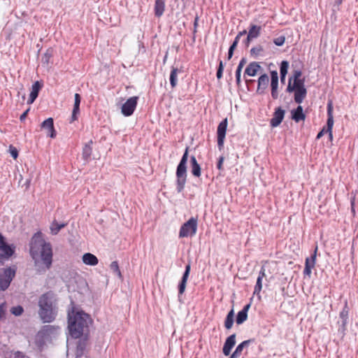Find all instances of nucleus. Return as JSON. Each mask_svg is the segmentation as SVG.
Returning <instances> with one entry per match:
<instances>
[{"instance_id":"nucleus-37","label":"nucleus","mask_w":358,"mask_h":358,"mask_svg":"<svg viewBox=\"0 0 358 358\" xmlns=\"http://www.w3.org/2000/svg\"><path fill=\"white\" fill-rule=\"evenodd\" d=\"M110 268L114 273L118 275V277H122L121 271L120 270L119 265L117 261L112 262L110 265Z\"/></svg>"},{"instance_id":"nucleus-32","label":"nucleus","mask_w":358,"mask_h":358,"mask_svg":"<svg viewBox=\"0 0 358 358\" xmlns=\"http://www.w3.org/2000/svg\"><path fill=\"white\" fill-rule=\"evenodd\" d=\"M234 322V309H231L227 315L226 318L224 320V327L227 329H230Z\"/></svg>"},{"instance_id":"nucleus-31","label":"nucleus","mask_w":358,"mask_h":358,"mask_svg":"<svg viewBox=\"0 0 358 358\" xmlns=\"http://www.w3.org/2000/svg\"><path fill=\"white\" fill-rule=\"evenodd\" d=\"M165 3L163 0H156L155 3V14L157 17H161L164 11Z\"/></svg>"},{"instance_id":"nucleus-42","label":"nucleus","mask_w":358,"mask_h":358,"mask_svg":"<svg viewBox=\"0 0 358 358\" xmlns=\"http://www.w3.org/2000/svg\"><path fill=\"white\" fill-rule=\"evenodd\" d=\"M285 42V37L284 36H280L278 38H274L273 43L275 45L278 46H282Z\"/></svg>"},{"instance_id":"nucleus-20","label":"nucleus","mask_w":358,"mask_h":358,"mask_svg":"<svg viewBox=\"0 0 358 358\" xmlns=\"http://www.w3.org/2000/svg\"><path fill=\"white\" fill-rule=\"evenodd\" d=\"M81 101V97L79 94L76 93L74 95V106L71 115V122H73L78 120V115L80 113V103Z\"/></svg>"},{"instance_id":"nucleus-17","label":"nucleus","mask_w":358,"mask_h":358,"mask_svg":"<svg viewBox=\"0 0 358 358\" xmlns=\"http://www.w3.org/2000/svg\"><path fill=\"white\" fill-rule=\"evenodd\" d=\"M197 225H182L179 232V237H192L196 233Z\"/></svg>"},{"instance_id":"nucleus-24","label":"nucleus","mask_w":358,"mask_h":358,"mask_svg":"<svg viewBox=\"0 0 358 358\" xmlns=\"http://www.w3.org/2000/svg\"><path fill=\"white\" fill-rule=\"evenodd\" d=\"M268 76L266 74L262 75L258 79L257 93L263 94L268 85Z\"/></svg>"},{"instance_id":"nucleus-1","label":"nucleus","mask_w":358,"mask_h":358,"mask_svg":"<svg viewBox=\"0 0 358 358\" xmlns=\"http://www.w3.org/2000/svg\"><path fill=\"white\" fill-rule=\"evenodd\" d=\"M29 254L39 273H45L52 264V248L50 243L46 242L41 231L32 236L29 243Z\"/></svg>"},{"instance_id":"nucleus-45","label":"nucleus","mask_w":358,"mask_h":358,"mask_svg":"<svg viewBox=\"0 0 358 358\" xmlns=\"http://www.w3.org/2000/svg\"><path fill=\"white\" fill-rule=\"evenodd\" d=\"M301 75H302V73L301 71H299V70L294 71L293 73V80L301 79Z\"/></svg>"},{"instance_id":"nucleus-12","label":"nucleus","mask_w":358,"mask_h":358,"mask_svg":"<svg viewBox=\"0 0 358 358\" xmlns=\"http://www.w3.org/2000/svg\"><path fill=\"white\" fill-rule=\"evenodd\" d=\"M41 129H43L47 136L50 137L51 138H55L57 136V132L54 127V121L52 117H49L44 120L41 123Z\"/></svg>"},{"instance_id":"nucleus-57","label":"nucleus","mask_w":358,"mask_h":358,"mask_svg":"<svg viewBox=\"0 0 358 358\" xmlns=\"http://www.w3.org/2000/svg\"><path fill=\"white\" fill-rule=\"evenodd\" d=\"M234 52L229 50L228 52V59H230L233 56Z\"/></svg>"},{"instance_id":"nucleus-36","label":"nucleus","mask_w":358,"mask_h":358,"mask_svg":"<svg viewBox=\"0 0 358 358\" xmlns=\"http://www.w3.org/2000/svg\"><path fill=\"white\" fill-rule=\"evenodd\" d=\"M247 319H248V313H246L245 311L243 312V311L240 310L236 315V322L237 324H241L245 321H246Z\"/></svg>"},{"instance_id":"nucleus-15","label":"nucleus","mask_w":358,"mask_h":358,"mask_svg":"<svg viewBox=\"0 0 358 358\" xmlns=\"http://www.w3.org/2000/svg\"><path fill=\"white\" fill-rule=\"evenodd\" d=\"M271 96L275 100L278 98V75L276 71L271 72Z\"/></svg>"},{"instance_id":"nucleus-58","label":"nucleus","mask_w":358,"mask_h":358,"mask_svg":"<svg viewBox=\"0 0 358 358\" xmlns=\"http://www.w3.org/2000/svg\"><path fill=\"white\" fill-rule=\"evenodd\" d=\"M286 76L280 75V80L282 83H285Z\"/></svg>"},{"instance_id":"nucleus-49","label":"nucleus","mask_w":358,"mask_h":358,"mask_svg":"<svg viewBox=\"0 0 358 358\" xmlns=\"http://www.w3.org/2000/svg\"><path fill=\"white\" fill-rule=\"evenodd\" d=\"M13 358H24V355L22 352L17 351L14 354Z\"/></svg>"},{"instance_id":"nucleus-59","label":"nucleus","mask_w":358,"mask_h":358,"mask_svg":"<svg viewBox=\"0 0 358 358\" xmlns=\"http://www.w3.org/2000/svg\"><path fill=\"white\" fill-rule=\"evenodd\" d=\"M229 358H238V356L233 352Z\"/></svg>"},{"instance_id":"nucleus-26","label":"nucleus","mask_w":358,"mask_h":358,"mask_svg":"<svg viewBox=\"0 0 358 358\" xmlns=\"http://www.w3.org/2000/svg\"><path fill=\"white\" fill-rule=\"evenodd\" d=\"M83 262L84 264L90 266H95L98 264V258L93 254L87 252L83 256Z\"/></svg>"},{"instance_id":"nucleus-39","label":"nucleus","mask_w":358,"mask_h":358,"mask_svg":"<svg viewBox=\"0 0 358 358\" xmlns=\"http://www.w3.org/2000/svg\"><path fill=\"white\" fill-rule=\"evenodd\" d=\"M289 67V63L287 61H282L280 64V75L286 76Z\"/></svg>"},{"instance_id":"nucleus-19","label":"nucleus","mask_w":358,"mask_h":358,"mask_svg":"<svg viewBox=\"0 0 358 358\" xmlns=\"http://www.w3.org/2000/svg\"><path fill=\"white\" fill-rule=\"evenodd\" d=\"M291 118L296 122L305 120L306 115L303 113V107L299 105L296 109L291 110Z\"/></svg>"},{"instance_id":"nucleus-62","label":"nucleus","mask_w":358,"mask_h":358,"mask_svg":"<svg viewBox=\"0 0 358 358\" xmlns=\"http://www.w3.org/2000/svg\"><path fill=\"white\" fill-rule=\"evenodd\" d=\"M196 31H197V28H195V27H194L193 32L195 34Z\"/></svg>"},{"instance_id":"nucleus-63","label":"nucleus","mask_w":358,"mask_h":358,"mask_svg":"<svg viewBox=\"0 0 358 358\" xmlns=\"http://www.w3.org/2000/svg\"><path fill=\"white\" fill-rule=\"evenodd\" d=\"M251 40H247L248 43L250 42Z\"/></svg>"},{"instance_id":"nucleus-43","label":"nucleus","mask_w":358,"mask_h":358,"mask_svg":"<svg viewBox=\"0 0 358 358\" xmlns=\"http://www.w3.org/2000/svg\"><path fill=\"white\" fill-rule=\"evenodd\" d=\"M224 65L222 61H220L219 66L217 71V78L218 79H220L222 77V72H223Z\"/></svg>"},{"instance_id":"nucleus-8","label":"nucleus","mask_w":358,"mask_h":358,"mask_svg":"<svg viewBox=\"0 0 358 358\" xmlns=\"http://www.w3.org/2000/svg\"><path fill=\"white\" fill-rule=\"evenodd\" d=\"M228 125L227 118L224 119L217 127V146L220 150L224 148V143L227 132V128Z\"/></svg>"},{"instance_id":"nucleus-21","label":"nucleus","mask_w":358,"mask_h":358,"mask_svg":"<svg viewBox=\"0 0 358 358\" xmlns=\"http://www.w3.org/2000/svg\"><path fill=\"white\" fill-rule=\"evenodd\" d=\"M292 78L289 79V83L287 87V91L288 92H292L293 90L296 89L306 88L305 87V79L300 80H294L293 83H292Z\"/></svg>"},{"instance_id":"nucleus-27","label":"nucleus","mask_w":358,"mask_h":358,"mask_svg":"<svg viewBox=\"0 0 358 358\" xmlns=\"http://www.w3.org/2000/svg\"><path fill=\"white\" fill-rule=\"evenodd\" d=\"M294 92V101L296 103H301L303 99L306 98L307 94V90L306 88L296 89L293 90Z\"/></svg>"},{"instance_id":"nucleus-47","label":"nucleus","mask_w":358,"mask_h":358,"mask_svg":"<svg viewBox=\"0 0 358 358\" xmlns=\"http://www.w3.org/2000/svg\"><path fill=\"white\" fill-rule=\"evenodd\" d=\"M238 43V37H236L233 43L231 45L229 50L234 52V50L236 48Z\"/></svg>"},{"instance_id":"nucleus-29","label":"nucleus","mask_w":358,"mask_h":358,"mask_svg":"<svg viewBox=\"0 0 358 358\" xmlns=\"http://www.w3.org/2000/svg\"><path fill=\"white\" fill-rule=\"evenodd\" d=\"M190 162L192 175L195 177H200L201 174V167L194 156L191 157Z\"/></svg>"},{"instance_id":"nucleus-4","label":"nucleus","mask_w":358,"mask_h":358,"mask_svg":"<svg viewBox=\"0 0 358 358\" xmlns=\"http://www.w3.org/2000/svg\"><path fill=\"white\" fill-rule=\"evenodd\" d=\"M189 148L187 147L176 169V189L178 192H181L185 188L187 180V162L188 159Z\"/></svg>"},{"instance_id":"nucleus-51","label":"nucleus","mask_w":358,"mask_h":358,"mask_svg":"<svg viewBox=\"0 0 358 358\" xmlns=\"http://www.w3.org/2000/svg\"><path fill=\"white\" fill-rule=\"evenodd\" d=\"M265 276V270L264 268L262 267L261 271H259V275H258V278H260L261 280H262V278Z\"/></svg>"},{"instance_id":"nucleus-11","label":"nucleus","mask_w":358,"mask_h":358,"mask_svg":"<svg viewBox=\"0 0 358 358\" xmlns=\"http://www.w3.org/2000/svg\"><path fill=\"white\" fill-rule=\"evenodd\" d=\"M317 245H315L313 253L311 255L310 257H307L305 262V268L303 270V275L310 276L311 270L315 267L316 263V257H317Z\"/></svg>"},{"instance_id":"nucleus-3","label":"nucleus","mask_w":358,"mask_h":358,"mask_svg":"<svg viewBox=\"0 0 358 358\" xmlns=\"http://www.w3.org/2000/svg\"><path fill=\"white\" fill-rule=\"evenodd\" d=\"M89 315L83 311H78L73 315H69L68 329L73 338H80L85 334L89 335L87 320Z\"/></svg>"},{"instance_id":"nucleus-23","label":"nucleus","mask_w":358,"mask_h":358,"mask_svg":"<svg viewBox=\"0 0 358 358\" xmlns=\"http://www.w3.org/2000/svg\"><path fill=\"white\" fill-rule=\"evenodd\" d=\"M261 69V66L258 62H253L248 64L245 70L244 76H255Z\"/></svg>"},{"instance_id":"nucleus-48","label":"nucleus","mask_w":358,"mask_h":358,"mask_svg":"<svg viewBox=\"0 0 358 358\" xmlns=\"http://www.w3.org/2000/svg\"><path fill=\"white\" fill-rule=\"evenodd\" d=\"M327 127H323L322 129L317 134L316 138L320 139L321 138L324 134H327Z\"/></svg>"},{"instance_id":"nucleus-28","label":"nucleus","mask_w":358,"mask_h":358,"mask_svg":"<svg viewBox=\"0 0 358 358\" xmlns=\"http://www.w3.org/2000/svg\"><path fill=\"white\" fill-rule=\"evenodd\" d=\"M261 27L255 24H251L249 29L247 40H252L257 38L261 31Z\"/></svg>"},{"instance_id":"nucleus-61","label":"nucleus","mask_w":358,"mask_h":358,"mask_svg":"<svg viewBox=\"0 0 358 358\" xmlns=\"http://www.w3.org/2000/svg\"><path fill=\"white\" fill-rule=\"evenodd\" d=\"M3 314V312L1 309V307L0 306V318L2 317V315Z\"/></svg>"},{"instance_id":"nucleus-60","label":"nucleus","mask_w":358,"mask_h":358,"mask_svg":"<svg viewBox=\"0 0 358 358\" xmlns=\"http://www.w3.org/2000/svg\"><path fill=\"white\" fill-rule=\"evenodd\" d=\"M260 50H261V48L257 49V48H253L251 49V52H255L256 50L259 51Z\"/></svg>"},{"instance_id":"nucleus-44","label":"nucleus","mask_w":358,"mask_h":358,"mask_svg":"<svg viewBox=\"0 0 358 358\" xmlns=\"http://www.w3.org/2000/svg\"><path fill=\"white\" fill-rule=\"evenodd\" d=\"M224 161V157L223 156H220L218 159L217 163V168L220 171L223 170V163Z\"/></svg>"},{"instance_id":"nucleus-16","label":"nucleus","mask_w":358,"mask_h":358,"mask_svg":"<svg viewBox=\"0 0 358 358\" xmlns=\"http://www.w3.org/2000/svg\"><path fill=\"white\" fill-rule=\"evenodd\" d=\"M236 334H233L228 336L225 340L223 345L222 352L225 356H229L231 352L232 348L236 344Z\"/></svg>"},{"instance_id":"nucleus-6","label":"nucleus","mask_w":358,"mask_h":358,"mask_svg":"<svg viewBox=\"0 0 358 358\" xmlns=\"http://www.w3.org/2000/svg\"><path fill=\"white\" fill-rule=\"evenodd\" d=\"M15 251V246L13 244H8L5 238L0 233V263L2 259H8L13 255Z\"/></svg>"},{"instance_id":"nucleus-38","label":"nucleus","mask_w":358,"mask_h":358,"mask_svg":"<svg viewBox=\"0 0 358 358\" xmlns=\"http://www.w3.org/2000/svg\"><path fill=\"white\" fill-rule=\"evenodd\" d=\"M24 312V308L22 306H13L10 308V313L15 316H20Z\"/></svg>"},{"instance_id":"nucleus-41","label":"nucleus","mask_w":358,"mask_h":358,"mask_svg":"<svg viewBox=\"0 0 358 358\" xmlns=\"http://www.w3.org/2000/svg\"><path fill=\"white\" fill-rule=\"evenodd\" d=\"M66 225H51L50 231L52 234L56 235L58 232L65 227Z\"/></svg>"},{"instance_id":"nucleus-7","label":"nucleus","mask_w":358,"mask_h":358,"mask_svg":"<svg viewBox=\"0 0 358 358\" xmlns=\"http://www.w3.org/2000/svg\"><path fill=\"white\" fill-rule=\"evenodd\" d=\"M59 329L58 326L45 325L38 331V336L42 339L43 341H49L58 335Z\"/></svg>"},{"instance_id":"nucleus-35","label":"nucleus","mask_w":358,"mask_h":358,"mask_svg":"<svg viewBox=\"0 0 358 358\" xmlns=\"http://www.w3.org/2000/svg\"><path fill=\"white\" fill-rule=\"evenodd\" d=\"M178 73V69L175 67H172L170 73V83L171 87L173 88L177 85V77Z\"/></svg>"},{"instance_id":"nucleus-9","label":"nucleus","mask_w":358,"mask_h":358,"mask_svg":"<svg viewBox=\"0 0 358 358\" xmlns=\"http://www.w3.org/2000/svg\"><path fill=\"white\" fill-rule=\"evenodd\" d=\"M138 99V96L130 97L122 105L121 112L124 116L128 117L134 113L137 106Z\"/></svg>"},{"instance_id":"nucleus-55","label":"nucleus","mask_w":358,"mask_h":358,"mask_svg":"<svg viewBox=\"0 0 358 358\" xmlns=\"http://www.w3.org/2000/svg\"><path fill=\"white\" fill-rule=\"evenodd\" d=\"M246 32H247V31H246V30H243V31H240L236 37H238V41H239V40H240L241 36H243V35H244V34H246Z\"/></svg>"},{"instance_id":"nucleus-33","label":"nucleus","mask_w":358,"mask_h":358,"mask_svg":"<svg viewBox=\"0 0 358 358\" xmlns=\"http://www.w3.org/2000/svg\"><path fill=\"white\" fill-rule=\"evenodd\" d=\"M80 340L78 341L77 344V352L83 354V351L85 350L87 345V341L89 338V335L85 334L80 338Z\"/></svg>"},{"instance_id":"nucleus-2","label":"nucleus","mask_w":358,"mask_h":358,"mask_svg":"<svg viewBox=\"0 0 358 358\" xmlns=\"http://www.w3.org/2000/svg\"><path fill=\"white\" fill-rule=\"evenodd\" d=\"M38 314L43 323L53 322L57 315V300L56 294L49 291L43 294L38 301Z\"/></svg>"},{"instance_id":"nucleus-25","label":"nucleus","mask_w":358,"mask_h":358,"mask_svg":"<svg viewBox=\"0 0 358 358\" xmlns=\"http://www.w3.org/2000/svg\"><path fill=\"white\" fill-rule=\"evenodd\" d=\"M41 87L42 86L38 81L35 82L32 85L31 91L29 94V99L27 101V103L29 104L32 103L36 100V99L37 98V96L38 95V92H39V90H41Z\"/></svg>"},{"instance_id":"nucleus-56","label":"nucleus","mask_w":358,"mask_h":358,"mask_svg":"<svg viewBox=\"0 0 358 358\" xmlns=\"http://www.w3.org/2000/svg\"><path fill=\"white\" fill-rule=\"evenodd\" d=\"M185 224H196V221L193 218H191Z\"/></svg>"},{"instance_id":"nucleus-34","label":"nucleus","mask_w":358,"mask_h":358,"mask_svg":"<svg viewBox=\"0 0 358 358\" xmlns=\"http://www.w3.org/2000/svg\"><path fill=\"white\" fill-rule=\"evenodd\" d=\"M246 63V61H245V59L243 58L238 65V67L236 69V84L238 85H240L241 83V73H242V69L243 67L244 66V65Z\"/></svg>"},{"instance_id":"nucleus-40","label":"nucleus","mask_w":358,"mask_h":358,"mask_svg":"<svg viewBox=\"0 0 358 358\" xmlns=\"http://www.w3.org/2000/svg\"><path fill=\"white\" fill-rule=\"evenodd\" d=\"M262 288V280L260 278H257L256 285L255 286L254 294H259Z\"/></svg>"},{"instance_id":"nucleus-14","label":"nucleus","mask_w":358,"mask_h":358,"mask_svg":"<svg viewBox=\"0 0 358 358\" xmlns=\"http://www.w3.org/2000/svg\"><path fill=\"white\" fill-rule=\"evenodd\" d=\"M285 111L280 107L275 109L273 117L270 120V124L272 127H276L280 124L284 119Z\"/></svg>"},{"instance_id":"nucleus-5","label":"nucleus","mask_w":358,"mask_h":358,"mask_svg":"<svg viewBox=\"0 0 358 358\" xmlns=\"http://www.w3.org/2000/svg\"><path fill=\"white\" fill-rule=\"evenodd\" d=\"M16 266H10L1 269L0 272V291L6 290L15 276Z\"/></svg>"},{"instance_id":"nucleus-64","label":"nucleus","mask_w":358,"mask_h":358,"mask_svg":"<svg viewBox=\"0 0 358 358\" xmlns=\"http://www.w3.org/2000/svg\"><path fill=\"white\" fill-rule=\"evenodd\" d=\"M341 1H342L343 0H340Z\"/></svg>"},{"instance_id":"nucleus-46","label":"nucleus","mask_w":358,"mask_h":358,"mask_svg":"<svg viewBox=\"0 0 358 358\" xmlns=\"http://www.w3.org/2000/svg\"><path fill=\"white\" fill-rule=\"evenodd\" d=\"M10 155L14 159H17L18 156V152L17 149L13 146H10Z\"/></svg>"},{"instance_id":"nucleus-52","label":"nucleus","mask_w":358,"mask_h":358,"mask_svg":"<svg viewBox=\"0 0 358 358\" xmlns=\"http://www.w3.org/2000/svg\"><path fill=\"white\" fill-rule=\"evenodd\" d=\"M28 112H29V109H28V110H27L26 111H24V113L20 115V120L21 121L24 120L26 118V117H27V115Z\"/></svg>"},{"instance_id":"nucleus-30","label":"nucleus","mask_w":358,"mask_h":358,"mask_svg":"<svg viewBox=\"0 0 358 358\" xmlns=\"http://www.w3.org/2000/svg\"><path fill=\"white\" fill-rule=\"evenodd\" d=\"M92 145H93V141L90 140L87 143L85 144L83 148V158L85 160H88L92 154Z\"/></svg>"},{"instance_id":"nucleus-53","label":"nucleus","mask_w":358,"mask_h":358,"mask_svg":"<svg viewBox=\"0 0 358 358\" xmlns=\"http://www.w3.org/2000/svg\"><path fill=\"white\" fill-rule=\"evenodd\" d=\"M250 308V303H248L246 304L245 306H244V307L243 308V309L241 310V311L243 312H245L246 313H248L249 309Z\"/></svg>"},{"instance_id":"nucleus-10","label":"nucleus","mask_w":358,"mask_h":358,"mask_svg":"<svg viewBox=\"0 0 358 358\" xmlns=\"http://www.w3.org/2000/svg\"><path fill=\"white\" fill-rule=\"evenodd\" d=\"M333 103L331 101H329L327 103V132L329 134V138L330 141L333 140V132L332 129L334 126V115H333Z\"/></svg>"},{"instance_id":"nucleus-50","label":"nucleus","mask_w":358,"mask_h":358,"mask_svg":"<svg viewBox=\"0 0 358 358\" xmlns=\"http://www.w3.org/2000/svg\"><path fill=\"white\" fill-rule=\"evenodd\" d=\"M355 197H352L351 199V201H350V203H351V210H352V212L353 213H355Z\"/></svg>"},{"instance_id":"nucleus-22","label":"nucleus","mask_w":358,"mask_h":358,"mask_svg":"<svg viewBox=\"0 0 358 358\" xmlns=\"http://www.w3.org/2000/svg\"><path fill=\"white\" fill-rule=\"evenodd\" d=\"M348 313L349 308L348 306V302L345 301V306L339 314L340 319L341 320V324H340V327L342 329L343 331H345L346 329V325L348 324Z\"/></svg>"},{"instance_id":"nucleus-13","label":"nucleus","mask_w":358,"mask_h":358,"mask_svg":"<svg viewBox=\"0 0 358 358\" xmlns=\"http://www.w3.org/2000/svg\"><path fill=\"white\" fill-rule=\"evenodd\" d=\"M190 271H191V264H190V263H188L185 266V271L182 274V278L178 284V296L182 295L185 291L186 285H187V279H188L189 273H190Z\"/></svg>"},{"instance_id":"nucleus-18","label":"nucleus","mask_w":358,"mask_h":358,"mask_svg":"<svg viewBox=\"0 0 358 358\" xmlns=\"http://www.w3.org/2000/svg\"><path fill=\"white\" fill-rule=\"evenodd\" d=\"M253 341V339H248L243 341L236 346L235 350L234 351V354H236L238 356V357L241 356L243 354L247 355V348H248L250 344Z\"/></svg>"},{"instance_id":"nucleus-54","label":"nucleus","mask_w":358,"mask_h":358,"mask_svg":"<svg viewBox=\"0 0 358 358\" xmlns=\"http://www.w3.org/2000/svg\"><path fill=\"white\" fill-rule=\"evenodd\" d=\"M199 19V16L196 15V17L194 18V27H195V28H197V27H198Z\"/></svg>"}]
</instances>
